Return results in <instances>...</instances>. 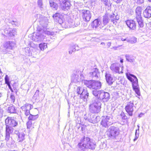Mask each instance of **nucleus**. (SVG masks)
<instances>
[{
  "instance_id": "obj_1",
  "label": "nucleus",
  "mask_w": 151,
  "mask_h": 151,
  "mask_svg": "<svg viewBox=\"0 0 151 151\" xmlns=\"http://www.w3.org/2000/svg\"><path fill=\"white\" fill-rule=\"evenodd\" d=\"M78 146L80 151H83L86 149L93 150L95 149L96 145L91 142L89 137L84 136L81 139V142L78 144Z\"/></svg>"
},
{
  "instance_id": "obj_2",
  "label": "nucleus",
  "mask_w": 151,
  "mask_h": 151,
  "mask_svg": "<svg viewBox=\"0 0 151 151\" xmlns=\"http://www.w3.org/2000/svg\"><path fill=\"white\" fill-rule=\"evenodd\" d=\"M101 103L98 99H93L89 106V110L92 113H97L100 112Z\"/></svg>"
},
{
  "instance_id": "obj_3",
  "label": "nucleus",
  "mask_w": 151,
  "mask_h": 151,
  "mask_svg": "<svg viewBox=\"0 0 151 151\" xmlns=\"http://www.w3.org/2000/svg\"><path fill=\"white\" fill-rule=\"evenodd\" d=\"M126 76L128 79L132 83V88L135 93L138 96L140 95V91L138 84V79L134 75L127 73Z\"/></svg>"
},
{
  "instance_id": "obj_4",
  "label": "nucleus",
  "mask_w": 151,
  "mask_h": 151,
  "mask_svg": "<svg viewBox=\"0 0 151 151\" xmlns=\"http://www.w3.org/2000/svg\"><path fill=\"white\" fill-rule=\"evenodd\" d=\"M43 31L40 27L37 28V32L36 34H33L32 40L36 42H40L42 41H46L47 38L46 36L44 35Z\"/></svg>"
},
{
  "instance_id": "obj_5",
  "label": "nucleus",
  "mask_w": 151,
  "mask_h": 151,
  "mask_svg": "<svg viewBox=\"0 0 151 151\" xmlns=\"http://www.w3.org/2000/svg\"><path fill=\"white\" fill-rule=\"evenodd\" d=\"M39 18L37 19L38 22L37 28L40 27L42 29L46 28L48 24V19L46 17H43L40 15H38Z\"/></svg>"
},
{
  "instance_id": "obj_6",
  "label": "nucleus",
  "mask_w": 151,
  "mask_h": 151,
  "mask_svg": "<svg viewBox=\"0 0 151 151\" xmlns=\"http://www.w3.org/2000/svg\"><path fill=\"white\" fill-rule=\"evenodd\" d=\"M110 131L107 135L110 138L114 139H116L119 135V129L115 127H111L109 128Z\"/></svg>"
},
{
  "instance_id": "obj_7",
  "label": "nucleus",
  "mask_w": 151,
  "mask_h": 151,
  "mask_svg": "<svg viewBox=\"0 0 151 151\" xmlns=\"http://www.w3.org/2000/svg\"><path fill=\"white\" fill-rule=\"evenodd\" d=\"M111 119V117L108 116H103L101 124L103 127L105 128L108 127L113 124Z\"/></svg>"
},
{
  "instance_id": "obj_8",
  "label": "nucleus",
  "mask_w": 151,
  "mask_h": 151,
  "mask_svg": "<svg viewBox=\"0 0 151 151\" xmlns=\"http://www.w3.org/2000/svg\"><path fill=\"white\" fill-rule=\"evenodd\" d=\"M60 6L63 10L66 11L70 9L71 4L69 0H59Z\"/></svg>"
},
{
  "instance_id": "obj_9",
  "label": "nucleus",
  "mask_w": 151,
  "mask_h": 151,
  "mask_svg": "<svg viewBox=\"0 0 151 151\" xmlns=\"http://www.w3.org/2000/svg\"><path fill=\"white\" fill-rule=\"evenodd\" d=\"M100 97H99V100L104 102H108L110 99V94L106 92L102 91L100 94Z\"/></svg>"
},
{
  "instance_id": "obj_10",
  "label": "nucleus",
  "mask_w": 151,
  "mask_h": 151,
  "mask_svg": "<svg viewBox=\"0 0 151 151\" xmlns=\"http://www.w3.org/2000/svg\"><path fill=\"white\" fill-rule=\"evenodd\" d=\"M134 106L133 102L130 101L128 102L125 107V109L126 111L129 115L132 116L133 115V107Z\"/></svg>"
},
{
  "instance_id": "obj_11",
  "label": "nucleus",
  "mask_w": 151,
  "mask_h": 151,
  "mask_svg": "<svg viewBox=\"0 0 151 151\" xmlns=\"http://www.w3.org/2000/svg\"><path fill=\"white\" fill-rule=\"evenodd\" d=\"M82 17L84 21H89L91 17V12L88 10H83L82 11Z\"/></svg>"
},
{
  "instance_id": "obj_12",
  "label": "nucleus",
  "mask_w": 151,
  "mask_h": 151,
  "mask_svg": "<svg viewBox=\"0 0 151 151\" xmlns=\"http://www.w3.org/2000/svg\"><path fill=\"white\" fill-rule=\"evenodd\" d=\"M5 122L6 124L12 127H15L18 124V122L17 121L9 117H8L6 119Z\"/></svg>"
},
{
  "instance_id": "obj_13",
  "label": "nucleus",
  "mask_w": 151,
  "mask_h": 151,
  "mask_svg": "<svg viewBox=\"0 0 151 151\" xmlns=\"http://www.w3.org/2000/svg\"><path fill=\"white\" fill-rule=\"evenodd\" d=\"M89 74L90 77L94 79H98L100 75L99 70L96 68L93 69Z\"/></svg>"
},
{
  "instance_id": "obj_14",
  "label": "nucleus",
  "mask_w": 151,
  "mask_h": 151,
  "mask_svg": "<svg viewBox=\"0 0 151 151\" xmlns=\"http://www.w3.org/2000/svg\"><path fill=\"white\" fill-rule=\"evenodd\" d=\"M120 65L118 63H115L112 64L111 65L110 68L111 70L114 72L116 73H122L123 72L122 71H119V67Z\"/></svg>"
},
{
  "instance_id": "obj_15",
  "label": "nucleus",
  "mask_w": 151,
  "mask_h": 151,
  "mask_svg": "<svg viewBox=\"0 0 151 151\" xmlns=\"http://www.w3.org/2000/svg\"><path fill=\"white\" fill-rule=\"evenodd\" d=\"M24 140L25 134L24 133L21 132L18 134V141L19 143L22 146H24L26 145V142Z\"/></svg>"
},
{
  "instance_id": "obj_16",
  "label": "nucleus",
  "mask_w": 151,
  "mask_h": 151,
  "mask_svg": "<svg viewBox=\"0 0 151 151\" xmlns=\"http://www.w3.org/2000/svg\"><path fill=\"white\" fill-rule=\"evenodd\" d=\"M53 18L60 24L63 23V16L62 14L59 13H56L53 15Z\"/></svg>"
},
{
  "instance_id": "obj_17",
  "label": "nucleus",
  "mask_w": 151,
  "mask_h": 151,
  "mask_svg": "<svg viewBox=\"0 0 151 151\" xmlns=\"http://www.w3.org/2000/svg\"><path fill=\"white\" fill-rule=\"evenodd\" d=\"M127 25L130 29L134 30L136 27L135 21L133 20H128L126 21Z\"/></svg>"
},
{
  "instance_id": "obj_18",
  "label": "nucleus",
  "mask_w": 151,
  "mask_h": 151,
  "mask_svg": "<svg viewBox=\"0 0 151 151\" xmlns=\"http://www.w3.org/2000/svg\"><path fill=\"white\" fill-rule=\"evenodd\" d=\"M143 16L146 18L149 19L151 17V6H148L144 11Z\"/></svg>"
},
{
  "instance_id": "obj_19",
  "label": "nucleus",
  "mask_w": 151,
  "mask_h": 151,
  "mask_svg": "<svg viewBox=\"0 0 151 151\" xmlns=\"http://www.w3.org/2000/svg\"><path fill=\"white\" fill-rule=\"evenodd\" d=\"M5 49H12L15 45V43L13 42L8 41L6 42L4 45Z\"/></svg>"
},
{
  "instance_id": "obj_20",
  "label": "nucleus",
  "mask_w": 151,
  "mask_h": 151,
  "mask_svg": "<svg viewBox=\"0 0 151 151\" xmlns=\"http://www.w3.org/2000/svg\"><path fill=\"white\" fill-rule=\"evenodd\" d=\"M105 77L107 82L109 85H111L113 82V77L109 72L106 73Z\"/></svg>"
},
{
  "instance_id": "obj_21",
  "label": "nucleus",
  "mask_w": 151,
  "mask_h": 151,
  "mask_svg": "<svg viewBox=\"0 0 151 151\" xmlns=\"http://www.w3.org/2000/svg\"><path fill=\"white\" fill-rule=\"evenodd\" d=\"M80 75H81V72L79 71H76V73H74L73 75L72 76V79L75 82H79L80 80Z\"/></svg>"
},
{
  "instance_id": "obj_22",
  "label": "nucleus",
  "mask_w": 151,
  "mask_h": 151,
  "mask_svg": "<svg viewBox=\"0 0 151 151\" xmlns=\"http://www.w3.org/2000/svg\"><path fill=\"white\" fill-rule=\"evenodd\" d=\"M21 109L26 116L29 115L30 114L29 107L28 106V104H27L24 105L23 106L21 107Z\"/></svg>"
},
{
  "instance_id": "obj_23",
  "label": "nucleus",
  "mask_w": 151,
  "mask_h": 151,
  "mask_svg": "<svg viewBox=\"0 0 151 151\" xmlns=\"http://www.w3.org/2000/svg\"><path fill=\"white\" fill-rule=\"evenodd\" d=\"M84 83L88 88L94 89V80H86L84 81Z\"/></svg>"
},
{
  "instance_id": "obj_24",
  "label": "nucleus",
  "mask_w": 151,
  "mask_h": 151,
  "mask_svg": "<svg viewBox=\"0 0 151 151\" xmlns=\"http://www.w3.org/2000/svg\"><path fill=\"white\" fill-rule=\"evenodd\" d=\"M5 140L6 141L7 144L11 145L14 143V140H12V138L10 137V134H6Z\"/></svg>"
},
{
  "instance_id": "obj_25",
  "label": "nucleus",
  "mask_w": 151,
  "mask_h": 151,
  "mask_svg": "<svg viewBox=\"0 0 151 151\" xmlns=\"http://www.w3.org/2000/svg\"><path fill=\"white\" fill-rule=\"evenodd\" d=\"M142 8L141 7H137L135 10L136 19L142 18L141 16Z\"/></svg>"
},
{
  "instance_id": "obj_26",
  "label": "nucleus",
  "mask_w": 151,
  "mask_h": 151,
  "mask_svg": "<svg viewBox=\"0 0 151 151\" xmlns=\"http://www.w3.org/2000/svg\"><path fill=\"white\" fill-rule=\"evenodd\" d=\"M109 16L110 17L111 22H113V24L116 25L117 23V21L119 20V18L117 17L114 14L112 15H109Z\"/></svg>"
},
{
  "instance_id": "obj_27",
  "label": "nucleus",
  "mask_w": 151,
  "mask_h": 151,
  "mask_svg": "<svg viewBox=\"0 0 151 151\" xmlns=\"http://www.w3.org/2000/svg\"><path fill=\"white\" fill-rule=\"evenodd\" d=\"M6 134H12L14 131L13 128L6 124Z\"/></svg>"
},
{
  "instance_id": "obj_28",
  "label": "nucleus",
  "mask_w": 151,
  "mask_h": 151,
  "mask_svg": "<svg viewBox=\"0 0 151 151\" xmlns=\"http://www.w3.org/2000/svg\"><path fill=\"white\" fill-rule=\"evenodd\" d=\"M101 23L99 19H96L95 20L92 22L91 25L93 27V28H97L100 25Z\"/></svg>"
},
{
  "instance_id": "obj_29",
  "label": "nucleus",
  "mask_w": 151,
  "mask_h": 151,
  "mask_svg": "<svg viewBox=\"0 0 151 151\" xmlns=\"http://www.w3.org/2000/svg\"><path fill=\"white\" fill-rule=\"evenodd\" d=\"M101 86V84L100 82L99 81L94 80V89L98 90L100 89Z\"/></svg>"
},
{
  "instance_id": "obj_30",
  "label": "nucleus",
  "mask_w": 151,
  "mask_h": 151,
  "mask_svg": "<svg viewBox=\"0 0 151 151\" xmlns=\"http://www.w3.org/2000/svg\"><path fill=\"white\" fill-rule=\"evenodd\" d=\"M101 91H98L97 90L94 89L92 91V93L94 96L96 97L93 99H99V97L100 96Z\"/></svg>"
},
{
  "instance_id": "obj_31",
  "label": "nucleus",
  "mask_w": 151,
  "mask_h": 151,
  "mask_svg": "<svg viewBox=\"0 0 151 151\" xmlns=\"http://www.w3.org/2000/svg\"><path fill=\"white\" fill-rule=\"evenodd\" d=\"M81 95L83 96V98L87 101L89 96V93L86 88H84L83 91L81 92Z\"/></svg>"
},
{
  "instance_id": "obj_32",
  "label": "nucleus",
  "mask_w": 151,
  "mask_h": 151,
  "mask_svg": "<svg viewBox=\"0 0 151 151\" xmlns=\"http://www.w3.org/2000/svg\"><path fill=\"white\" fill-rule=\"evenodd\" d=\"M125 57L127 61L131 63L133 62L134 60V59L133 57L131 55L126 54L125 55Z\"/></svg>"
},
{
  "instance_id": "obj_33",
  "label": "nucleus",
  "mask_w": 151,
  "mask_h": 151,
  "mask_svg": "<svg viewBox=\"0 0 151 151\" xmlns=\"http://www.w3.org/2000/svg\"><path fill=\"white\" fill-rule=\"evenodd\" d=\"M8 111L9 113H14L16 112L15 107L12 106H9L8 109Z\"/></svg>"
},
{
  "instance_id": "obj_34",
  "label": "nucleus",
  "mask_w": 151,
  "mask_h": 151,
  "mask_svg": "<svg viewBox=\"0 0 151 151\" xmlns=\"http://www.w3.org/2000/svg\"><path fill=\"white\" fill-rule=\"evenodd\" d=\"M49 3L51 7L55 8V9H57L58 6L56 3L54 2L52 0H50Z\"/></svg>"
},
{
  "instance_id": "obj_35",
  "label": "nucleus",
  "mask_w": 151,
  "mask_h": 151,
  "mask_svg": "<svg viewBox=\"0 0 151 151\" xmlns=\"http://www.w3.org/2000/svg\"><path fill=\"white\" fill-rule=\"evenodd\" d=\"M39 47L41 50H44L47 47V44L45 43H41L39 45Z\"/></svg>"
},
{
  "instance_id": "obj_36",
  "label": "nucleus",
  "mask_w": 151,
  "mask_h": 151,
  "mask_svg": "<svg viewBox=\"0 0 151 151\" xmlns=\"http://www.w3.org/2000/svg\"><path fill=\"white\" fill-rule=\"evenodd\" d=\"M137 21L138 23L139 26L140 27H142L144 26L143 21L142 19V18L137 19Z\"/></svg>"
},
{
  "instance_id": "obj_37",
  "label": "nucleus",
  "mask_w": 151,
  "mask_h": 151,
  "mask_svg": "<svg viewBox=\"0 0 151 151\" xmlns=\"http://www.w3.org/2000/svg\"><path fill=\"white\" fill-rule=\"evenodd\" d=\"M109 19L108 16H104L103 17V24L105 25L107 24L109 22Z\"/></svg>"
},
{
  "instance_id": "obj_38",
  "label": "nucleus",
  "mask_w": 151,
  "mask_h": 151,
  "mask_svg": "<svg viewBox=\"0 0 151 151\" xmlns=\"http://www.w3.org/2000/svg\"><path fill=\"white\" fill-rule=\"evenodd\" d=\"M29 114L30 115L28 117V119L29 120V121H34L36 119L38 118V115H33L30 114Z\"/></svg>"
},
{
  "instance_id": "obj_39",
  "label": "nucleus",
  "mask_w": 151,
  "mask_h": 151,
  "mask_svg": "<svg viewBox=\"0 0 151 151\" xmlns=\"http://www.w3.org/2000/svg\"><path fill=\"white\" fill-rule=\"evenodd\" d=\"M43 32V33H44V35L46 36V35L47 34V35H53V33L52 32H50V31L47 30H46V28H45L44 29H42Z\"/></svg>"
},
{
  "instance_id": "obj_40",
  "label": "nucleus",
  "mask_w": 151,
  "mask_h": 151,
  "mask_svg": "<svg viewBox=\"0 0 151 151\" xmlns=\"http://www.w3.org/2000/svg\"><path fill=\"white\" fill-rule=\"evenodd\" d=\"M127 42L131 44H134L137 42V39L136 37H132L130 40L128 39L127 40Z\"/></svg>"
},
{
  "instance_id": "obj_41",
  "label": "nucleus",
  "mask_w": 151,
  "mask_h": 151,
  "mask_svg": "<svg viewBox=\"0 0 151 151\" xmlns=\"http://www.w3.org/2000/svg\"><path fill=\"white\" fill-rule=\"evenodd\" d=\"M37 5L41 9L43 8V4L42 0H38L37 1Z\"/></svg>"
},
{
  "instance_id": "obj_42",
  "label": "nucleus",
  "mask_w": 151,
  "mask_h": 151,
  "mask_svg": "<svg viewBox=\"0 0 151 151\" xmlns=\"http://www.w3.org/2000/svg\"><path fill=\"white\" fill-rule=\"evenodd\" d=\"M139 130L136 129V131H135V137L133 140L134 141H135L139 137Z\"/></svg>"
},
{
  "instance_id": "obj_43",
  "label": "nucleus",
  "mask_w": 151,
  "mask_h": 151,
  "mask_svg": "<svg viewBox=\"0 0 151 151\" xmlns=\"http://www.w3.org/2000/svg\"><path fill=\"white\" fill-rule=\"evenodd\" d=\"M11 30L10 29L7 30V29H5L4 30L5 33L7 35L9 36H11L13 35L12 33L11 32Z\"/></svg>"
},
{
  "instance_id": "obj_44",
  "label": "nucleus",
  "mask_w": 151,
  "mask_h": 151,
  "mask_svg": "<svg viewBox=\"0 0 151 151\" xmlns=\"http://www.w3.org/2000/svg\"><path fill=\"white\" fill-rule=\"evenodd\" d=\"M84 89V88H82L81 87H78L77 89V93H78V94H80V95H81V92L82 91H83V90Z\"/></svg>"
},
{
  "instance_id": "obj_45",
  "label": "nucleus",
  "mask_w": 151,
  "mask_h": 151,
  "mask_svg": "<svg viewBox=\"0 0 151 151\" xmlns=\"http://www.w3.org/2000/svg\"><path fill=\"white\" fill-rule=\"evenodd\" d=\"M101 1L106 6H109L111 5L110 0H101Z\"/></svg>"
},
{
  "instance_id": "obj_46",
  "label": "nucleus",
  "mask_w": 151,
  "mask_h": 151,
  "mask_svg": "<svg viewBox=\"0 0 151 151\" xmlns=\"http://www.w3.org/2000/svg\"><path fill=\"white\" fill-rule=\"evenodd\" d=\"M83 117L84 119L86 120H87L90 122L94 123V122H93V121L91 119H90L88 118V117L87 116V115L86 114H85L84 115Z\"/></svg>"
},
{
  "instance_id": "obj_47",
  "label": "nucleus",
  "mask_w": 151,
  "mask_h": 151,
  "mask_svg": "<svg viewBox=\"0 0 151 151\" xmlns=\"http://www.w3.org/2000/svg\"><path fill=\"white\" fill-rule=\"evenodd\" d=\"M121 116L122 117L123 119L126 120L128 118L127 116L125 115V113L123 112H122L121 114Z\"/></svg>"
},
{
  "instance_id": "obj_48",
  "label": "nucleus",
  "mask_w": 151,
  "mask_h": 151,
  "mask_svg": "<svg viewBox=\"0 0 151 151\" xmlns=\"http://www.w3.org/2000/svg\"><path fill=\"white\" fill-rule=\"evenodd\" d=\"M5 83L7 84V85L9 84H10V82L9 81V79L8 76L7 75L6 76L5 78Z\"/></svg>"
},
{
  "instance_id": "obj_49",
  "label": "nucleus",
  "mask_w": 151,
  "mask_h": 151,
  "mask_svg": "<svg viewBox=\"0 0 151 151\" xmlns=\"http://www.w3.org/2000/svg\"><path fill=\"white\" fill-rule=\"evenodd\" d=\"M32 123L31 121H29L27 123V128L30 129L32 126Z\"/></svg>"
},
{
  "instance_id": "obj_50",
  "label": "nucleus",
  "mask_w": 151,
  "mask_h": 151,
  "mask_svg": "<svg viewBox=\"0 0 151 151\" xmlns=\"http://www.w3.org/2000/svg\"><path fill=\"white\" fill-rule=\"evenodd\" d=\"M119 80V81L120 83L123 85L124 84L125 81L124 78H121Z\"/></svg>"
},
{
  "instance_id": "obj_51",
  "label": "nucleus",
  "mask_w": 151,
  "mask_h": 151,
  "mask_svg": "<svg viewBox=\"0 0 151 151\" xmlns=\"http://www.w3.org/2000/svg\"><path fill=\"white\" fill-rule=\"evenodd\" d=\"M10 98L12 100L13 102L14 103L15 101V97L13 94H11L10 96Z\"/></svg>"
},
{
  "instance_id": "obj_52",
  "label": "nucleus",
  "mask_w": 151,
  "mask_h": 151,
  "mask_svg": "<svg viewBox=\"0 0 151 151\" xmlns=\"http://www.w3.org/2000/svg\"><path fill=\"white\" fill-rule=\"evenodd\" d=\"M135 1L138 4H140L144 2V0H135Z\"/></svg>"
},
{
  "instance_id": "obj_53",
  "label": "nucleus",
  "mask_w": 151,
  "mask_h": 151,
  "mask_svg": "<svg viewBox=\"0 0 151 151\" xmlns=\"http://www.w3.org/2000/svg\"><path fill=\"white\" fill-rule=\"evenodd\" d=\"M39 90H37L35 94L34 95V97H37V96H38L39 95Z\"/></svg>"
},
{
  "instance_id": "obj_54",
  "label": "nucleus",
  "mask_w": 151,
  "mask_h": 151,
  "mask_svg": "<svg viewBox=\"0 0 151 151\" xmlns=\"http://www.w3.org/2000/svg\"><path fill=\"white\" fill-rule=\"evenodd\" d=\"M76 50L78 51V49H77L75 48H74V49H73V50H70L69 52V53L70 54H71L73 52L75 51Z\"/></svg>"
},
{
  "instance_id": "obj_55",
  "label": "nucleus",
  "mask_w": 151,
  "mask_h": 151,
  "mask_svg": "<svg viewBox=\"0 0 151 151\" xmlns=\"http://www.w3.org/2000/svg\"><path fill=\"white\" fill-rule=\"evenodd\" d=\"M76 44H75L71 46L70 47V50H73V49H74V48H75L76 49Z\"/></svg>"
},
{
  "instance_id": "obj_56",
  "label": "nucleus",
  "mask_w": 151,
  "mask_h": 151,
  "mask_svg": "<svg viewBox=\"0 0 151 151\" xmlns=\"http://www.w3.org/2000/svg\"><path fill=\"white\" fill-rule=\"evenodd\" d=\"M115 2L117 3H120L122 0H113Z\"/></svg>"
},
{
  "instance_id": "obj_57",
  "label": "nucleus",
  "mask_w": 151,
  "mask_h": 151,
  "mask_svg": "<svg viewBox=\"0 0 151 151\" xmlns=\"http://www.w3.org/2000/svg\"><path fill=\"white\" fill-rule=\"evenodd\" d=\"M111 46V43L110 42H108L107 43V46L108 48H109Z\"/></svg>"
},
{
  "instance_id": "obj_58",
  "label": "nucleus",
  "mask_w": 151,
  "mask_h": 151,
  "mask_svg": "<svg viewBox=\"0 0 151 151\" xmlns=\"http://www.w3.org/2000/svg\"><path fill=\"white\" fill-rule=\"evenodd\" d=\"M7 85L8 86V87H9V89L12 92H13V89H12L10 84H9V85Z\"/></svg>"
},
{
  "instance_id": "obj_59",
  "label": "nucleus",
  "mask_w": 151,
  "mask_h": 151,
  "mask_svg": "<svg viewBox=\"0 0 151 151\" xmlns=\"http://www.w3.org/2000/svg\"><path fill=\"white\" fill-rule=\"evenodd\" d=\"M28 106L29 107V110H31L33 108V106L30 104H28Z\"/></svg>"
},
{
  "instance_id": "obj_60",
  "label": "nucleus",
  "mask_w": 151,
  "mask_h": 151,
  "mask_svg": "<svg viewBox=\"0 0 151 151\" xmlns=\"http://www.w3.org/2000/svg\"><path fill=\"white\" fill-rule=\"evenodd\" d=\"M14 134H17L18 136V134H20V133H19L18 131H15L14 132Z\"/></svg>"
},
{
  "instance_id": "obj_61",
  "label": "nucleus",
  "mask_w": 151,
  "mask_h": 151,
  "mask_svg": "<svg viewBox=\"0 0 151 151\" xmlns=\"http://www.w3.org/2000/svg\"><path fill=\"white\" fill-rule=\"evenodd\" d=\"M15 22H16L14 20H12V21H10L9 22L10 23H11L12 24H14V23Z\"/></svg>"
},
{
  "instance_id": "obj_62",
  "label": "nucleus",
  "mask_w": 151,
  "mask_h": 151,
  "mask_svg": "<svg viewBox=\"0 0 151 151\" xmlns=\"http://www.w3.org/2000/svg\"><path fill=\"white\" fill-rule=\"evenodd\" d=\"M143 114L142 113H140L139 115V117H141Z\"/></svg>"
},
{
  "instance_id": "obj_63",
  "label": "nucleus",
  "mask_w": 151,
  "mask_h": 151,
  "mask_svg": "<svg viewBox=\"0 0 151 151\" xmlns=\"http://www.w3.org/2000/svg\"><path fill=\"white\" fill-rule=\"evenodd\" d=\"M107 28H106V27H102V28H101V29L104 30V31L105 30H106V29Z\"/></svg>"
},
{
  "instance_id": "obj_64",
  "label": "nucleus",
  "mask_w": 151,
  "mask_h": 151,
  "mask_svg": "<svg viewBox=\"0 0 151 151\" xmlns=\"http://www.w3.org/2000/svg\"><path fill=\"white\" fill-rule=\"evenodd\" d=\"M112 48L114 50H116L117 48V47L116 46L113 47Z\"/></svg>"
}]
</instances>
